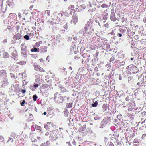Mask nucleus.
<instances>
[{
  "label": "nucleus",
  "mask_w": 146,
  "mask_h": 146,
  "mask_svg": "<svg viewBox=\"0 0 146 146\" xmlns=\"http://www.w3.org/2000/svg\"><path fill=\"white\" fill-rule=\"evenodd\" d=\"M108 23H107L105 24H104V27H106L108 26Z\"/></svg>",
  "instance_id": "a878e982"
},
{
  "label": "nucleus",
  "mask_w": 146,
  "mask_h": 146,
  "mask_svg": "<svg viewBox=\"0 0 146 146\" xmlns=\"http://www.w3.org/2000/svg\"><path fill=\"white\" fill-rule=\"evenodd\" d=\"M2 93L1 92H0V96H1L2 95Z\"/></svg>",
  "instance_id": "7c9ffc66"
},
{
  "label": "nucleus",
  "mask_w": 146,
  "mask_h": 146,
  "mask_svg": "<svg viewBox=\"0 0 146 146\" xmlns=\"http://www.w3.org/2000/svg\"><path fill=\"white\" fill-rule=\"evenodd\" d=\"M43 114L44 115H46V112H44Z\"/></svg>",
  "instance_id": "c85d7f7f"
},
{
  "label": "nucleus",
  "mask_w": 146,
  "mask_h": 146,
  "mask_svg": "<svg viewBox=\"0 0 146 146\" xmlns=\"http://www.w3.org/2000/svg\"><path fill=\"white\" fill-rule=\"evenodd\" d=\"M25 100H23L22 102L21 103V105L22 106H23L24 105V104L25 103Z\"/></svg>",
  "instance_id": "4be33fe9"
},
{
  "label": "nucleus",
  "mask_w": 146,
  "mask_h": 146,
  "mask_svg": "<svg viewBox=\"0 0 146 146\" xmlns=\"http://www.w3.org/2000/svg\"><path fill=\"white\" fill-rule=\"evenodd\" d=\"M30 88L32 91H34L35 90V88L34 87V86H30Z\"/></svg>",
  "instance_id": "6ab92c4d"
},
{
  "label": "nucleus",
  "mask_w": 146,
  "mask_h": 146,
  "mask_svg": "<svg viewBox=\"0 0 146 146\" xmlns=\"http://www.w3.org/2000/svg\"><path fill=\"white\" fill-rule=\"evenodd\" d=\"M55 96L54 99H57L58 102L62 103L63 102L64 98L63 97L59 96L60 94L57 95V94H54Z\"/></svg>",
  "instance_id": "f03ea898"
},
{
  "label": "nucleus",
  "mask_w": 146,
  "mask_h": 146,
  "mask_svg": "<svg viewBox=\"0 0 146 146\" xmlns=\"http://www.w3.org/2000/svg\"><path fill=\"white\" fill-rule=\"evenodd\" d=\"M74 8V6L72 5H70L68 8V9L72 10Z\"/></svg>",
  "instance_id": "ddd939ff"
},
{
  "label": "nucleus",
  "mask_w": 146,
  "mask_h": 146,
  "mask_svg": "<svg viewBox=\"0 0 146 146\" xmlns=\"http://www.w3.org/2000/svg\"><path fill=\"white\" fill-rule=\"evenodd\" d=\"M24 38L27 40L29 39V36L27 35H25L24 36Z\"/></svg>",
  "instance_id": "aec40b11"
},
{
  "label": "nucleus",
  "mask_w": 146,
  "mask_h": 146,
  "mask_svg": "<svg viewBox=\"0 0 146 146\" xmlns=\"http://www.w3.org/2000/svg\"><path fill=\"white\" fill-rule=\"evenodd\" d=\"M64 1H66V0H64Z\"/></svg>",
  "instance_id": "c03bdc74"
},
{
  "label": "nucleus",
  "mask_w": 146,
  "mask_h": 146,
  "mask_svg": "<svg viewBox=\"0 0 146 146\" xmlns=\"http://www.w3.org/2000/svg\"><path fill=\"white\" fill-rule=\"evenodd\" d=\"M112 58H111V59H110V60H112Z\"/></svg>",
  "instance_id": "79ce46f5"
},
{
  "label": "nucleus",
  "mask_w": 146,
  "mask_h": 146,
  "mask_svg": "<svg viewBox=\"0 0 146 146\" xmlns=\"http://www.w3.org/2000/svg\"><path fill=\"white\" fill-rule=\"evenodd\" d=\"M72 37L71 38V39H72Z\"/></svg>",
  "instance_id": "49530a36"
},
{
  "label": "nucleus",
  "mask_w": 146,
  "mask_h": 146,
  "mask_svg": "<svg viewBox=\"0 0 146 146\" xmlns=\"http://www.w3.org/2000/svg\"><path fill=\"white\" fill-rule=\"evenodd\" d=\"M40 51L39 48H34L31 50V51L32 52H38Z\"/></svg>",
  "instance_id": "0eeeda50"
},
{
  "label": "nucleus",
  "mask_w": 146,
  "mask_h": 146,
  "mask_svg": "<svg viewBox=\"0 0 146 146\" xmlns=\"http://www.w3.org/2000/svg\"><path fill=\"white\" fill-rule=\"evenodd\" d=\"M33 100L34 101H36V99L37 98V96L36 95H35L33 96Z\"/></svg>",
  "instance_id": "2eb2a0df"
},
{
  "label": "nucleus",
  "mask_w": 146,
  "mask_h": 146,
  "mask_svg": "<svg viewBox=\"0 0 146 146\" xmlns=\"http://www.w3.org/2000/svg\"><path fill=\"white\" fill-rule=\"evenodd\" d=\"M3 56L5 58H7L9 56V55L8 53L6 52H5L3 54Z\"/></svg>",
  "instance_id": "9d476101"
},
{
  "label": "nucleus",
  "mask_w": 146,
  "mask_h": 146,
  "mask_svg": "<svg viewBox=\"0 0 146 146\" xmlns=\"http://www.w3.org/2000/svg\"><path fill=\"white\" fill-rule=\"evenodd\" d=\"M21 50H26V48L25 43H22L21 45Z\"/></svg>",
  "instance_id": "6e6552de"
},
{
  "label": "nucleus",
  "mask_w": 146,
  "mask_h": 146,
  "mask_svg": "<svg viewBox=\"0 0 146 146\" xmlns=\"http://www.w3.org/2000/svg\"><path fill=\"white\" fill-rule=\"evenodd\" d=\"M131 60H133V58H131Z\"/></svg>",
  "instance_id": "2f4dec72"
},
{
  "label": "nucleus",
  "mask_w": 146,
  "mask_h": 146,
  "mask_svg": "<svg viewBox=\"0 0 146 146\" xmlns=\"http://www.w3.org/2000/svg\"><path fill=\"white\" fill-rule=\"evenodd\" d=\"M38 69H39V70H40H40H40V69H39V68H38Z\"/></svg>",
  "instance_id": "a18cd8bd"
},
{
  "label": "nucleus",
  "mask_w": 146,
  "mask_h": 146,
  "mask_svg": "<svg viewBox=\"0 0 146 146\" xmlns=\"http://www.w3.org/2000/svg\"><path fill=\"white\" fill-rule=\"evenodd\" d=\"M40 62H42L43 61V60L42 59H40Z\"/></svg>",
  "instance_id": "c756f323"
},
{
  "label": "nucleus",
  "mask_w": 146,
  "mask_h": 146,
  "mask_svg": "<svg viewBox=\"0 0 146 146\" xmlns=\"http://www.w3.org/2000/svg\"><path fill=\"white\" fill-rule=\"evenodd\" d=\"M21 37V35L20 34L17 33L13 36V38L14 39L16 40H18L20 39Z\"/></svg>",
  "instance_id": "20e7f679"
},
{
  "label": "nucleus",
  "mask_w": 146,
  "mask_h": 146,
  "mask_svg": "<svg viewBox=\"0 0 146 146\" xmlns=\"http://www.w3.org/2000/svg\"><path fill=\"white\" fill-rule=\"evenodd\" d=\"M123 17L122 18V19H123Z\"/></svg>",
  "instance_id": "ea45409f"
},
{
  "label": "nucleus",
  "mask_w": 146,
  "mask_h": 146,
  "mask_svg": "<svg viewBox=\"0 0 146 146\" xmlns=\"http://www.w3.org/2000/svg\"><path fill=\"white\" fill-rule=\"evenodd\" d=\"M40 42H38L36 43L35 46L36 47H38L40 46Z\"/></svg>",
  "instance_id": "f3484780"
},
{
  "label": "nucleus",
  "mask_w": 146,
  "mask_h": 146,
  "mask_svg": "<svg viewBox=\"0 0 146 146\" xmlns=\"http://www.w3.org/2000/svg\"><path fill=\"white\" fill-rule=\"evenodd\" d=\"M117 36L119 37H121L122 36V35L121 33H119L117 34Z\"/></svg>",
  "instance_id": "b1692460"
},
{
  "label": "nucleus",
  "mask_w": 146,
  "mask_h": 146,
  "mask_svg": "<svg viewBox=\"0 0 146 146\" xmlns=\"http://www.w3.org/2000/svg\"><path fill=\"white\" fill-rule=\"evenodd\" d=\"M138 36H134V37L135 38L137 39V38H138Z\"/></svg>",
  "instance_id": "bb28decb"
},
{
  "label": "nucleus",
  "mask_w": 146,
  "mask_h": 146,
  "mask_svg": "<svg viewBox=\"0 0 146 146\" xmlns=\"http://www.w3.org/2000/svg\"><path fill=\"white\" fill-rule=\"evenodd\" d=\"M26 63V62L25 61H21L19 62V64L21 65L25 64Z\"/></svg>",
  "instance_id": "9b49d317"
},
{
  "label": "nucleus",
  "mask_w": 146,
  "mask_h": 146,
  "mask_svg": "<svg viewBox=\"0 0 146 146\" xmlns=\"http://www.w3.org/2000/svg\"><path fill=\"white\" fill-rule=\"evenodd\" d=\"M49 133L48 132H47V133H46L45 135H49Z\"/></svg>",
  "instance_id": "cd10ccee"
},
{
  "label": "nucleus",
  "mask_w": 146,
  "mask_h": 146,
  "mask_svg": "<svg viewBox=\"0 0 146 146\" xmlns=\"http://www.w3.org/2000/svg\"><path fill=\"white\" fill-rule=\"evenodd\" d=\"M123 17L122 18V19H123Z\"/></svg>",
  "instance_id": "58836bf2"
},
{
  "label": "nucleus",
  "mask_w": 146,
  "mask_h": 146,
  "mask_svg": "<svg viewBox=\"0 0 146 146\" xmlns=\"http://www.w3.org/2000/svg\"><path fill=\"white\" fill-rule=\"evenodd\" d=\"M105 22H106V21H103V23H105Z\"/></svg>",
  "instance_id": "72a5a7b5"
},
{
  "label": "nucleus",
  "mask_w": 146,
  "mask_h": 146,
  "mask_svg": "<svg viewBox=\"0 0 146 146\" xmlns=\"http://www.w3.org/2000/svg\"><path fill=\"white\" fill-rule=\"evenodd\" d=\"M40 78H37L35 79V81L37 82H40Z\"/></svg>",
  "instance_id": "5701e85b"
},
{
  "label": "nucleus",
  "mask_w": 146,
  "mask_h": 146,
  "mask_svg": "<svg viewBox=\"0 0 146 146\" xmlns=\"http://www.w3.org/2000/svg\"><path fill=\"white\" fill-rule=\"evenodd\" d=\"M33 86L35 89L36 88H37L39 86V84H35Z\"/></svg>",
  "instance_id": "412c9836"
},
{
  "label": "nucleus",
  "mask_w": 146,
  "mask_h": 146,
  "mask_svg": "<svg viewBox=\"0 0 146 146\" xmlns=\"http://www.w3.org/2000/svg\"><path fill=\"white\" fill-rule=\"evenodd\" d=\"M48 57H47V58H46V60H47V58H48Z\"/></svg>",
  "instance_id": "a19ab883"
},
{
  "label": "nucleus",
  "mask_w": 146,
  "mask_h": 146,
  "mask_svg": "<svg viewBox=\"0 0 146 146\" xmlns=\"http://www.w3.org/2000/svg\"><path fill=\"white\" fill-rule=\"evenodd\" d=\"M75 39H76V38L75 37H73V39L75 40Z\"/></svg>",
  "instance_id": "473e14b6"
},
{
  "label": "nucleus",
  "mask_w": 146,
  "mask_h": 146,
  "mask_svg": "<svg viewBox=\"0 0 146 146\" xmlns=\"http://www.w3.org/2000/svg\"><path fill=\"white\" fill-rule=\"evenodd\" d=\"M25 11H27V10H25V11H24V12H25Z\"/></svg>",
  "instance_id": "4c0bfd02"
},
{
  "label": "nucleus",
  "mask_w": 146,
  "mask_h": 146,
  "mask_svg": "<svg viewBox=\"0 0 146 146\" xmlns=\"http://www.w3.org/2000/svg\"><path fill=\"white\" fill-rule=\"evenodd\" d=\"M78 21V18L76 15H73L72 16L71 23L76 24Z\"/></svg>",
  "instance_id": "7ed1b4c3"
},
{
  "label": "nucleus",
  "mask_w": 146,
  "mask_h": 146,
  "mask_svg": "<svg viewBox=\"0 0 146 146\" xmlns=\"http://www.w3.org/2000/svg\"><path fill=\"white\" fill-rule=\"evenodd\" d=\"M10 139H11V140H12H12H13V139H12V138H11Z\"/></svg>",
  "instance_id": "c9c22d12"
},
{
  "label": "nucleus",
  "mask_w": 146,
  "mask_h": 146,
  "mask_svg": "<svg viewBox=\"0 0 146 146\" xmlns=\"http://www.w3.org/2000/svg\"><path fill=\"white\" fill-rule=\"evenodd\" d=\"M110 18L111 20L113 21H115L116 20V18L115 17L114 12H112L111 13Z\"/></svg>",
  "instance_id": "423d86ee"
},
{
  "label": "nucleus",
  "mask_w": 146,
  "mask_h": 146,
  "mask_svg": "<svg viewBox=\"0 0 146 146\" xmlns=\"http://www.w3.org/2000/svg\"><path fill=\"white\" fill-rule=\"evenodd\" d=\"M51 123L48 122L47 123V124L45 125H44V127L46 129H48L49 127H48V124H50Z\"/></svg>",
  "instance_id": "f8f14e48"
},
{
  "label": "nucleus",
  "mask_w": 146,
  "mask_h": 146,
  "mask_svg": "<svg viewBox=\"0 0 146 146\" xmlns=\"http://www.w3.org/2000/svg\"><path fill=\"white\" fill-rule=\"evenodd\" d=\"M21 92L23 93H25L26 92V90H21Z\"/></svg>",
  "instance_id": "393cba45"
},
{
  "label": "nucleus",
  "mask_w": 146,
  "mask_h": 146,
  "mask_svg": "<svg viewBox=\"0 0 146 146\" xmlns=\"http://www.w3.org/2000/svg\"><path fill=\"white\" fill-rule=\"evenodd\" d=\"M90 22L89 21H88L86 24L85 27L84 28L85 31L86 32L88 29H89V27L90 25Z\"/></svg>",
  "instance_id": "39448f33"
},
{
  "label": "nucleus",
  "mask_w": 146,
  "mask_h": 146,
  "mask_svg": "<svg viewBox=\"0 0 146 146\" xmlns=\"http://www.w3.org/2000/svg\"><path fill=\"white\" fill-rule=\"evenodd\" d=\"M11 14H10L9 15V16H11Z\"/></svg>",
  "instance_id": "e433bc0d"
},
{
  "label": "nucleus",
  "mask_w": 146,
  "mask_h": 146,
  "mask_svg": "<svg viewBox=\"0 0 146 146\" xmlns=\"http://www.w3.org/2000/svg\"><path fill=\"white\" fill-rule=\"evenodd\" d=\"M67 98L68 99L69 98Z\"/></svg>",
  "instance_id": "de8ad7c7"
},
{
  "label": "nucleus",
  "mask_w": 146,
  "mask_h": 146,
  "mask_svg": "<svg viewBox=\"0 0 146 146\" xmlns=\"http://www.w3.org/2000/svg\"><path fill=\"white\" fill-rule=\"evenodd\" d=\"M98 103L97 101L95 102L94 104H92V106L93 107H96L97 106Z\"/></svg>",
  "instance_id": "4468645a"
},
{
  "label": "nucleus",
  "mask_w": 146,
  "mask_h": 146,
  "mask_svg": "<svg viewBox=\"0 0 146 146\" xmlns=\"http://www.w3.org/2000/svg\"><path fill=\"white\" fill-rule=\"evenodd\" d=\"M1 83L2 84H6L7 83H5V82L4 81H5L6 80V79H5V78H1Z\"/></svg>",
  "instance_id": "1a4fd4ad"
},
{
  "label": "nucleus",
  "mask_w": 146,
  "mask_h": 146,
  "mask_svg": "<svg viewBox=\"0 0 146 146\" xmlns=\"http://www.w3.org/2000/svg\"><path fill=\"white\" fill-rule=\"evenodd\" d=\"M16 53V52L15 51H13V52H12V53L11 55L13 57H15L17 56Z\"/></svg>",
  "instance_id": "dca6fc26"
},
{
  "label": "nucleus",
  "mask_w": 146,
  "mask_h": 146,
  "mask_svg": "<svg viewBox=\"0 0 146 146\" xmlns=\"http://www.w3.org/2000/svg\"><path fill=\"white\" fill-rule=\"evenodd\" d=\"M0 76L1 78H5L6 80L4 82L5 83H8V79L7 76L6 74V71L5 70H3L0 71Z\"/></svg>",
  "instance_id": "f257e3e1"
},
{
  "label": "nucleus",
  "mask_w": 146,
  "mask_h": 146,
  "mask_svg": "<svg viewBox=\"0 0 146 146\" xmlns=\"http://www.w3.org/2000/svg\"><path fill=\"white\" fill-rule=\"evenodd\" d=\"M46 13L48 15V16H50V11L49 10H47L46 11Z\"/></svg>",
  "instance_id": "a211bd4d"
},
{
  "label": "nucleus",
  "mask_w": 146,
  "mask_h": 146,
  "mask_svg": "<svg viewBox=\"0 0 146 146\" xmlns=\"http://www.w3.org/2000/svg\"><path fill=\"white\" fill-rule=\"evenodd\" d=\"M119 80H121V78H119Z\"/></svg>",
  "instance_id": "f704fd0d"
},
{
  "label": "nucleus",
  "mask_w": 146,
  "mask_h": 146,
  "mask_svg": "<svg viewBox=\"0 0 146 146\" xmlns=\"http://www.w3.org/2000/svg\"><path fill=\"white\" fill-rule=\"evenodd\" d=\"M112 58H111V59H110V60H112Z\"/></svg>",
  "instance_id": "37998d69"
}]
</instances>
